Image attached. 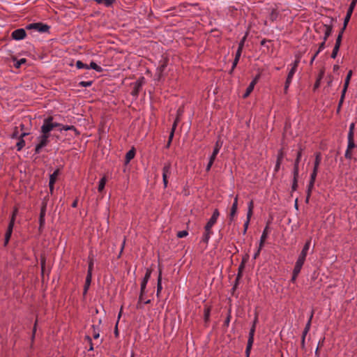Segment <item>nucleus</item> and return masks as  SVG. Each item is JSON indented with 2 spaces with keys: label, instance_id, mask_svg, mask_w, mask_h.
<instances>
[{
  "label": "nucleus",
  "instance_id": "1",
  "mask_svg": "<svg viewBox=\"0 0 357 357\" xmlns=\"http://www.w3.org/2000/svg\"><path fill=\"white\" fill-rule=\"evenodd\" d=\"M61 123L54 122L53 117L49 116L44 119L40 128L41 135L38 137L39 143L36 146L35 153H40L41 149L49 143L50 132L56 127H60Z\"/></svg>",
  "mask_w": 357,
  "mask_h": 357
},
{
  "label": "nucleus",
  "instance_id": "2",
  "mask_svg": "<svg viewBox=\"0 0 357 357\" xmlns=\"http://www.w3.org/2000/svg\"><path fill=\"white\" fill-rule=\"evenodd\" d=\"M299 63H300V58L297 57L296 59V60L294 61V62L290 65L291 69L288 73L287 77L286 79V82L284 84V93H287L288 91V89L291 83V81L294 76V74L297 70Z\"/></svg>",
  "mask_w": 357,
  "mask_h": 357
},
{
  "label": "nucleus",
  "instance_id": "3",
  "mask_svg": "<svg viewBox=\"0 0 357 357\" xmlns=\"http://www.w3.org/2000/svg\"><path fill=\"white\" fill-rule=\"evenodd\" d=\"M162 182L164 188H166L168 185V178L172 175V167L170 162H167L164 164L162 167Z\"/></svg>",
  "mask_w": 357,
  "mask_h": 357
},
{
  "label": "nucleus",
  "instance_id": "4",
  "mask_svg": "<svg viewBox=\"0 0 357 357\" xmlns=\"http://www.w3.org/2000/svg\"><path fill=\"white\" fill-rule=\"evenodd\" d=\"M167 66V59H163L160 61L159 66L157 68L156 73L155 75V79L160 82L163 77V73Z\"/></svg>",
  "mask_w": 357,
  "mask_h": 357
},
{
  "label": "nucleus",
  "instance_id": "5",
  "mask_svg": "<svg viewBox=\"0 0 357 357\" xmlns=\"http://www.w3.org/2000/svg\"><path fill=\"white\" fill-rule=\"evenodd\" d=\"M27 29H34L40 33L48 32L50 26L45 24L41 22L32 23L26 26Z\"/></svg>",
  "mask_w": 357,
  "mask_h": 357
},
{
  "label": "nucleus",
  "instance_id": "6",
  "mask_svg": "<svg viewBox=\"0 0 357 357\" xmlns=\"http://www.w3.org/2000/svg\"><path fill=\"white\" fill-rule=\"evenodd\" d=\"M220 216V212L218 209H215L212 216L207 222L206 226L204 227V230H211L213 226L216 223L218 218Z\"/></svg>",
  "mask_w": 357,
  "mask_h": 357
},
{
  "label": "nucleus",
  "instance_id": "7",
  "mask_svg": "<svg viewBox=\"0 0 357 357\" xmlns=\"http://www.w3.org/2000/svg\"><path fill=\"white\" fill-rule=\"evenodd\" d=\"M357 0H352L351 3H350V6L347 10V15L344 20V27L347 26L348 22L350 20L351 16L352 15V13L354 11V9L356 5Z\"/></svg>",
  "mask_w": 357,
  "mask_h": 357
},
{
  "label": "nucleus",
  "instance_id": "8",
  "mask_svg": "<svg viewBox=\"0 0 357 357\" xmlns=\"http://www.w3.org/2000/svg\"><path fill=\"white\" fill-rule=\"evenodd\" d=\"M26 36V31L24 29H18L13 31L11 33L12 38L16 40L24 39Z\"/></svg>",
  "mask_w": 357,
  "mask_h": 357
},
{
  "label": "nucleus",
  "instance_id": "9",
  "mask_svg": "<svg viewBox=\"0 0 357 357\" xmlns=\"http://www.w3.org/2000/svg\"><path fill=\"white\" fill-rule=\"evenodd\" d=\"M177 113H178V116H177L176 119H175V121L174 122V124L172 126V128L171 132L169 134V140H168V143H167V146H169L170 145V144H171V142H172V138L174 137V133L175 129H176L177 123H178V122L179 121V116H180V115L182 113V110L181 109H178Z\"/></svg>",
  "mask_w": 357,
  "mask_h": 357
},
{
  "label": "nucleus",
  "instance_id": "10",
  "mask_svg": "<svg viewBox=\"0 0 357 357\" xmlns=\"http://www.w3.org/2000/svg\"><path fill=\"white\" fill-rule=\"evenodd\" d=\"M238 208V196H236L233 202V204L231 206L230 213H229V220L230 222H232L234 220V216L236 214Z\"/></svg>",
  "mask_w": 357,
  "mask_h": 357
},
{
  "label": "nucleus",
  "instance_id": "11",
  "mask_svg": "<svg viewBox=\"0 0 357 357\" xmlns=\"http://www.w3.org/2000/svg\"><path fill=\"white\" fill-rule=\"evenodd\" d=\"M302 155V149H300V150L298 151L296 155V158L294 165V171L293 174L296 176L298 175V164L300 162L301 158Z\"/></svg>",
  "mask_w": 357,
  "mask_h": 357
},
{
  "label": "nucleus",
  "instance_id": "12",
  "mask_svg": "<svg viewBox=\"0 0 357 357\" xmlns=\"http://www.w3.org/2000/svg\"><path fill=\"white\" fill-rule=\"evenodd\" d=\"M162 289V269L159 266V274H158V282H157V292H156L157 297L160 296V294Z\"/></svg>",
  "mask_w": 357,
  "mask_h": 357
},
{
  "label": "nucleus",
  "instance_id": "13",
  "mask_svg": "<svg viewBox=\"0 0 357 357\" xmlns=\"http://www.w3.org/2000/svg\"><path fill=\"white\" fill-rule=\"evenodd\" d=\"M144 79V77L142 78V79H139L134 84L133 90L132 91V95L133 96H137L139 90L142 88V80Z\"/></svg>",
  "mask_w": 357,
  "mask_h": 357
},
{
  "label": "nucleus",
  "instance_id": "14",
  "mask_svg": "<svg viewBox=\"0 0 357 357\" xmlns=\"http://www.w3.org/2000/svg\"><path fill=\"white\" fill-rule=\"evenodd\" d=\"M322 28H323V31L324 32V36L323 37V40L324 41H326L328 38L332 33V26L331 25L324 24L322 26Z\"/></svg>",
  "mask_w": 357,
  "mask_h": 357
},
{
  "label": "nucleus",
  "instance_id": "15",
  "mask_svg": "<svg viewBox=\"0 0 357 357\" xmlns=\"http://www.w3.org/2000/svg\"><path fill=\"white\" fill-rule=\"evenodd\" d=\"M13 227H14L13 221H12V222H9L7 231L5 234V245L8 244V243L10 238Z\"/></svg>",
  "mask_w": 357,
  "mask_h": 357
},
{
  "label": "nucleus",
  "instance_id": "16",
  "mask_svg": "<svg viewBox=\"0 0 357 357\" xmlns=\"http://www.w3.org/2000/svg\"><path fill=\"white\" fill-rule=\"evenodd\" d=\"M317 175V172H312L310 175V182H309V184L307 186L308 187V194H310V192H312V190L314 188Z\"/></svg>",
  "mask_w": 357,
  "mask_h": 357
},
{
  "label": "nucleus",
  "instance_id": "17",
  "mask_svg": "<svg viewBox=\"0 0 357 357\" xmlns=\"http://www.w3.org/2000/svg\"><path fill=\"white\" fill-rule=\"evenodd\" d=\"M56 128L60 131H62V130H73L75 132L76 135H79V132L77 131V130L76 129V128L74 126H63L62 124H61L60 127H56Z\"/></svg>",
  "mask_w": 357,
  "mask_h": 357
},
{
  "label": "nucleus",
  "instance_id": "18",
  "mask_svg": "<svg viewBox=\"0 0 357 357\" xmlns=\"http://www.w3.org/2000/svg\"><path fill=\"white\" fill-rule=\"evenodd\" d=\"M268 233H269V231H268V226L267 225L264 231H263V233H262V235L260 238V242H259V244H260V247L261 248H263L264 246V242L268 235Z\"/></svg>",
  "mask_w": 357,
  "mask_h": 357
},
{
  "label": "nucleus",
  "instance_id": "19",
  "mask_svg": "<svg viewBox=\"0 0 357 357\" xmlns=\"http://www.w3.org/2000/svg\"><path fill=\"white\" fill-rule=\"evenodd\" d=\"M282 158H283V153L282 151H280V153H278V157H277V161H276V164H275V169H274V171L275 172L279 171Z\"/></svg>",
  "mask_w": 357,
  "mask_h": 357
},
{
  "label": "nucleus",
  "instance_id": "20",
  "mask_svg": "<svg viewBox=\"0 0 357 357\" xmlns=\"http://www.w3.org/2000/svg\"><path fill=\"white\" fill-rule=\"evenodd\" d=\"M93 265H94L93 256L89 255V266H88L87 275H92Z\"/></svg>",
  "mask_w": 357,
  "mask_h": 357
},
{
  "label": "nucleus",
  "instance_id": "21",
  "mask_svg": "<svg viewBox=\"0 0 357 357\" xmlns=\"http://www.w3.org/2000/svg\"><path fill=\"white\" fill-rule=\"evenodd\" d=\"M135 155V151L134 149H132L130 151H128L126 155V160H125L126 164H128L130 162V161L132 158H134Z\"/></svg>",
  "mask_w": 357,
  "mask_h": 357
},
{
  "label": "nucleus",
  "instance_id": "22",
  "mask_svg": "<svg viewBox=\"0 0 357 357\" xmlns=\"http://www.w3.org/2000/svg\"><path fill=\"white\" fill-rule=\"evenodd\" d=\"M211 234H213V231L211 230H205L202 241L206 244H207L211 238Z\"/></svg>",
  "mask_w": 357,
  "mask_h": 357
},
{
  "label": "nucleus",
  "instance_id": "23",
  "mask_svg": "<svg viewBox=\"0 0 357 357\" xmlns=\"http://www.w3.org/2000/svg\"><path fill=\"white\" fill-rule=\"evenodd\" d=\"M59 174V169H56L50 176V184L54 185L56 178Z\"/></svg>",
  "mask_w": 357,
  "mask_h": 357
},
{
  "label": "nucleus",
  "instance_id": "24",
  "mask_svg": "<svg viewBox=\"0 0 357 357\" xmlns=\"http://www.w3.org/2000/svg\"><path fill=\"white\" fill-rule=\"evenodd\" d=\"M310 243H311V240H310H310H308V241L305 243V244L304 245V246H303V249H302V250H301V254L302 255H305V256H307V252H308V250H309V249H310Z\"/></svg>",
  "mask_w": 357,
  "mask_h": 357
},
{
  "label": "nucleus",
  "instance_id": "25",
  "mask_svg": "<svg viewBox=\"0 0 357 357\" xmlns=\"http://www.w3.org/2000/svg\"><path fill=\"white\" fill-rule=\"evenodd\" d=\"M91 279H92V275H86L84 288V294L86 293V291H88V289L89 288V286L91 282Z\"/></svg>",
  "mask_w": 357,
  "mask_h": 357
},
{
  "label": "nucleus",
  "instance_id": "26",
  "mask_svg": "<svg viewBox=\"0 0 357 357\" xmlns=\"http://www.w3.org/2000/svg\"><path fill=\"white\" fill-rule=\"evenodd\" d=\"M93 1H96L98 4H103L107 7H109L110 6H112L114 1V0H93Z\"/></svg>",
  "mask_w": 357,
  "mask_h": 357
},
{
  "label": "nucleus",
  "instance_id": "27",
  "mask_svg": "<svg viewBox=\"0 0 357 357\" xmlns=\"http://www.w3.org/2000/svg\"><path fill=\"white\" fill-rule=\"evenodd\" d=\"M346 27H344V26H343V28L342 29V30L340 31V32L339 33L337 38H336V41H335V45H337L338 47H340L341 45V42H342V34H343V32L344 31Z\"/></svg>",
  "mask_w": 357,
  "mask_h": 357
},
{
  "label": "nucleus",
  "instance_id": "28",
  "mask_svg": "<svg viewBox=\"0 0 357 357\" xmlns=\"http://www.w3.org/2000/svg\"><path fill=\"white\" fill-rule=\"evenodd\" d=\"M89 68H92L98 73H100L102 71V67H100V66H98L97 63H96L93 61H91L90 63V66H89Z\"/></svg>",
  "mask_w": 357,
  "mask_h": 357
},
{
  "label": "nucleus",
  "instance_id": "29",
  "mask_svg": "<svg viewBox=\"0 0 357 357\" xmlns=\"http://www.w3.org/2000/svg\"><path fill=\"white\" fill-rule=\"evenodd\" d=\"M143 295L144 294H142V292H140V295H139V301H138V303L137 305V308H142L143 306H142V303L143 302ZM151 302L150 300H147L146 301H144V304H148Z\"/></svg>",
  "mask_w": 357,
  "mask_h": 357
},
{
  "label": "nucleus",
  "instance_id": "30",
  "mask_svg": "<svg viewBox=\"0 0 357 357\" xmlns=\"http://www.w3.org/2000/svg\"><path fill=\"white\" fill-rule=\"evenodd\" d=\"M25 146V141L23 139L19 138L18 142L16 144L17 150L21 151Z\"/></svg>",
  "mask_w": 357,
  "mask_h": 357
},
{
  "label": "nucleus",
  "instance_id": "31",
  "mask_svg": "<svg viewBox=\"0 0 357 357\" xmlns=\"http://www.w3.org/2000/svg\"><path fill=\"white\" fill-rule=\"evenodd\" d=\"M92 335L94 339H98L100 337L98 328L96 326H92Z\"/></svg>",
  "mask_w": 357,
  "mask_h": 357
},
{
  "label": "nucleus",
  "instance_id": "32",
  "mask_svg": "<svg viewBox=\"0 0 357 357\" xmlns=\"http://www.w3.org/2000/svg\"><path fill=\"white\" fill-rule=\"evenodd\" d=\"M105 183H106V178L105 177H102L100 181H99V183H98V190L99 192H101L105 186Z\"/></svg>",
  "mask_w": 357,
  "mask_h": 357
},
{
  "label": "nucleus",
  "instance_id": "33",
  "mask_svg": "<svg viewBox=\"0 0 357 357\" xmlns=\"http://www.w3.org/2000/svg\"><path fill=\"white\" fill-rule=\"evenodd\" d=\"M302 266H303V264L296 261L294 268L293 271V273H294V275H298L300 273Z\"/></svg>",
  "mask_w": 357,
  "mask_h": 357
},
{
  "label": "nucleus",
  "instance_id": "34",
  "mask_svg": "<svg viewBox=\"0 0 357 357\" xmlns=\"http://www.w3.org/2000/svg\"><path fill=\"white\" fill-rule=\"evenodd\" d=\"M254 341L248 340L247 347L245 349L246 357H249L250 353Z\"/></svg>",
  "mask_w": 357,
  "mask_h": 357
},
{
  "label": "nucleus",
  "instance_id": "35",
  "mask_svg": "<svg viewBox=\"0 0 357 357\" xmlns=\"http://www.w3.org/2000/svg\"><path fill=\"white\" fill-rule=\"evenodd\" d=\"M254 341L248 340L247 347L245 349L246 357H249L250 353Z\"/></svg>",
  "mask_w": 357,
  "mask_h": 357
},
{
  "label": "nucleus",
  "instance_id": "36",
  "mask_svg": "<svg viewBox=\"0 0 357 357\" xmlns=\"http://www.w3.org/2000/svg\"><path fill=\"white\" fill-rule=\"evenodd\" d=\"M321 162V153L317 152L315 153V160H314V165H315V166H317V165L319 166Z\"/></svg>",
  "mask_w": 357,
  "mask_h": 357
},
{
  "label": "nucleus",
  "instance_id": "37",
  "mask_svg": "<svg viewBox=\"0 0 357 357\" xmlns=\"http://www.w3.org/2000/svg\"><path fill=\"white\" fill-rule=\"evenodd\" d=\"M255 328H256V326L252 325V327L249 332V337H248V340L254 341V335H255Z\"/></svg>",
  "mask_w": 357,
  "mask_h": 357
},
{
  "label": "nucleus",
  "instance_id": "38",
  "mask_svg": "<svg viewBox=\"0 0 357 357\" xmlns=\"http://www.w3.org/2000/svg\"><path fill=\"white\" fill-rule=\"evenodd\" d=\"M75 66H76L77 68H78V69H82V68L89 69V66L85 64V63H84L81 61H77L76 62Z\"/></svg>",
  "mask_w": 357,
  "mask_h": 357
},
{
  "label": "nucleus",
  "instance_id": "39",
  "mask_svg": "<svg viewBox=\"0 0 357 357\" xmlns=\"http://www.w3.org/2000/svg\"><path fill=\"white\" fill-rule=\"evenodd\" d=\"M26 61V59H21L20 60H17L15 61V64H14V66L16 68H20V66L25 63Z\"/></svg>",
  "mask_w": 357,
  "mask_h": 357
},
{
  "label": "nucleus",
  "instance_id": "40",
  "mask_svg": "<svg viewBox=\"0 0 357 357\" xmlns=\"http://www.w3.org/2000/svg\"><path fill=\"white\" fill-rule=\"evenodd\" d=\"M351 75H352V71L351 70H349L347 73V75L346 77V79H345V81H344V85L346 86V87H348L349 86V82H350V79H351Z\"/></svg>",
  "mask_w": 357,
  "mask_h": 357
},
{
  "label": "nucleus",
  "instance_id": "41",
  "mask_svg": "<svg viewBox=\"0 0 357 357\" xmlns=\"http://www.w3.org/2000/svg\"><path fill=\"white\" fill-rule=\"evenodd\" d=\"M298 175H294V179H293V183H292V186H291V189L292 190H296L297 187H298Z\"/></svg>",
  "mask_w": 357,
  "mask_h": 357
},
{
  "label": "nucleus",
  "instance_id": "42",
  "mask_svg": "<svg viewBox=\"0 0 357 357\" xmlns=\"http://www.w3.org/2000/svg\"><path fill=\"white\" fill-rule=\"evenodd\" d=\"M339 50H340V47H338L337 45H335L334 46L333 52H332V54H331V57L333 59H335L336 58Z\"/></svg>",
  "mask_w": 357,
  "mask_h": 357
},
{
  "label": "nucleus",
  "instance_id": "43",
  "mask_svg": "<svg viewBox=\"0 0 357 357\" xmlns=\"http://www.w3.org/2000/svg\"><path fill=\"white\" fill-rule=\"evenodd\" d=\"M147 283H148V281L143 279V280L141 283V290H140V292H142V294H145V289H146Z\"/></svg>",
  "mask_w": 357,
  "mask_h": 357
},
{
  "label": "nucleus",
  "instance_id": "44",
  "mask_svg": "<svg viewBox=\"0 0 357 357\" xmlns=\"http://www.w3.org/2000/svg\"><path fill=\"white\" fill-rule=\"evenodd\" d=\"M260 77V75H257L253 80L250 83L249 86H251L252 89H254L255 84L258 82L259 79Z\"/></svg>",
  "mask_w": 357,
  "mask_h": 357
},
{
  "label": "nucleus",
  "instance_id": "45",
  "mask_svg": "<svg viewBox=\"0 0 357 357\" xmlns=\"http://www.w3.org/2000/svg\"><path fill=\"white\" fill-rule=\"evenodd\" d=\"M356 146H357L355 144L354 140H349L347 149L351 150L352 149H354V148L356 149Z\"/></svg>",
  "mask_w": 357,
  "mask_h": 357
},
{
  "label": "nucleus",
  "instance_id": "46",
  "mask_svg": "<svg viewBox=\"0 0 357 357\" xmlns=\"http://www.w3.org/2000/svg\"><path fill=\"white\" fill-rule=\"evenodd\" d=\"M253 89H252L251 86H248L246 89V91L245 92V93L243 96V98H246L247 97H248L250 96V94L251 93V92L253 91Z\"/></svg>",
  "mask_w": 357,
  "mask_h": 357
},
{
  "label": "nucleus",
  "instance_id": "47",
  "mask_svg": "<svg viewBox=\"0 0 357 357\" xmlns=\"http://www.w3.org/2000/svg\"><path fill=\"white\" fill-rule=\"evenodd\" d=\"M306 257L307 256H305V255H302L301 254H300L298 259L296 260V262L300 263L303 265V264L305 261Z\"/></svg>",
  "mask_w": 357,
  "mask_h": 357
},
{
  "label": "nucleus",
  "instance_id": "48",
  "mask_svg": "<svg viewBox=\"0 0 357 357\" xmlns=\"http://www.w3.org/2000/svg\"><path fill=\"white\" fill-rule=\"evenodd\" d=\"M91 84H92V82L91 81H87V82L82 81V82H80L79 83V86H84V87L91 86Z\"/></svg>",
  "mask_w": 357,
  "mask_h": 357
},
{
  "label": "nucleus",
  "instance_id": "49",
  "mask_svg": "<svg viewBox=\"0 0 357 357\" xmlns=\"http://www.w3.org/2000/svg\"><path fill=\"white\" fill-rule=\"evenodd\" d=\"M210 311H211V310L209 307H206L204 309V319L206 321H207L209 319Z\"/></svg>",
  "mask_w": 357,
  "mask_h": 357
},
{
  "label": "nucleus",
  "instance_id": "50",
  "mask_svg": "<svg viewBox=\"0 0 357 357\" xmlns=\"http://www.w3.org/2000/svg\"><path fill=\"white\" fill-rule=\"evenodd\" d=\"M218 153H219V151H217V149H214L211 155L210 156L209 160H211L212 161H215V160L216 158V156L218 154Z\"/></svg>",
  "mask_w": 357,
  "mask_h": 357
},
{
  "label": "nucleus",
  "instance_id": "51",
  "mask_svg": "<svg viewBox=\"0 0 357 357\" xmlns=\"http://www.w3.org/2000/svg\"><path fill=\"white\" fill-rule=\"evenodd\" d=\"M188 234V233L185 230L180 231L177 233V237L181 238L185 237Z\"/></svg>",
  "mask_w": 357,
  "mask_h": 357
},
{
  "label": "nucleus",
  "instance_id": "52",
  "mask_svg": "<svg viewBox=\"0 0 357 357\" xmlns=\"http://www.w3.org/2000/svg\"><path fill=\"white\" fill-rule=\"evenodd\" d=\"M151 275V269L147 268L146 271V274L144 277V280L149 281L150 279Z\"/></svg>",
  "mask_w": 357,
  "mask_h": 357
},
{
  "label": "nucleus",
  "instance_id": "53",
  "mask_svg": "<svg viewBox=\"0 0 357 357\" xmlns=\"http://www.w3.org/2000/svg\"><path fill=\"white\" fill-rule=\"evenodd\" d=\"M46 204H43L42 207H41V209H40V217H45V213H46Z\"/></svg>",
  "mask_w": 357,
  "mask_h": 357
},
{
  "label": "nucleus",
  "instance_id": "54",
  "mask_svg": "<svg viewBox=\"0 0 357 357\" xmlns=\"http://www.w3.org/2000/svg\"><path fill=\"white\" fill-rule=\"evenodd\" d=\"M312 314H311L307 323L305 325V327L304 328V330H305L307 332H309L310 331V326H311V320H312Z\"/></svg>",
  "mask_w": 357,
  "mask_h": 357
},
{
  "label": "nucleus",
  "instance_id": "55",
  "mask_svg": "<svg viewBox=\"0 0 357 357\" xmlns=\"http://www.w3.org/2000/svg\"><path fill=\"white\" fill-rule=\"evenodd\" d=\"M222 146V142L220 140H218L215 143L214 149H217V151H220V149H221Z\"/></svg>",
  "mask_w": 357,
  "mask_h": 357
},
{
  "label": "nucleus",
  "instance_id": "56",
  "mask_svg": "<svg viewBox=\"0 0 357 357\" xmlns=\"http://www.w3.org/2000/svg\"><path fill=\"white\" fill-rule=\"evenodd\" d=\"M252 214H253V210H251L250 208H248L246 220L250 221Z\"/></svg>",
  "mask_w": 357,
  "mask_h": 357
},
{
  "label": "nucleus",
  "instance_id": "57",
  "mask_svg": "<svg viewBox=\"0 0 357 357\" xmlns=\"http://www.w3.org/2000/svg\"><path fill=\"white\" fill-rule=\"evenodd\" d=\"M344 156L347 159H351L352 158V154H351V150L347 149L346 151H345Z\"/></svg>",
  "mask_w": 357,
  "mask_h": 357
},
{
  "label": "nucleus",
  "instance_id": "58",
  "mask_svg": "<svg viewBox=\"0 0 357 357\" xmlns=\"http://www.w3.org/2000/svg\"><path fill=\"white\" fill-rule=\"evenodd\" d=\"M17 213V208H15L13 211L10 222H12V221H13V224L15 223V216H16Z\"/></svg>",
  "mask_w": 357,
  "mask_h": 357
},
{
  "label": "nucleus",
  "instance_id": "59",
  "mask_svg": "<svg viewBox=\"0 0 357 357\" xmlns=\"http://www.w3.org/2000/svg\"><path fill=\"white\" fill-rule=\"evenodd\" d=\"M325 43L326 41L323 40V42L319 45V47L317 51L319 54L320 52H321L325 48Z\"/></svg>",
  "mask_w": 357,
  "mask_h": 357
},
{
  "label": "nucleus",
  "instance_id": "60",
  "mask_svg": "<svg viewBox=\"0 0 357 357\" xmlns=\"http://www.w3.org/2000/svg\"><path fill=\"white\" fill-rule=\"evenodd\" d=\"M245 38H246V36H244V37L242 38V40L240 41V43H239V44H238V48L243 50V46H244V43H245Z\"/></svg>",
  "mask_w": 357,
  "mask_h": 357
},
{
  "label": "nucleus",
  "instance_id": "61",
  "mask_svg": "<svg viewBox=\"0 0 357 357\" xmlns=\"http://www.w3.org/2000/svg\"><path fill=\"white\" fill-rule=\"evenodd\" d=\"M249 223H250V221H248V220H246L245 222L244 225H243V227H244L243 231V234H246L247 229H248V226H249Z\"/></svg>",
  "mask_w": 357,
  "mask_h": 357
},
{
  "label": "nucleus",
  "instance_id": "62",
  "mask_svg": "<svg viewBox=\"0 0 357 357\" xmlns=\"http://www.w3.org/2000/svg\"><path fill=\"white\" fill-rule=\"evenodd\" d=\"M261 248H261V247H260V245H259V248H258V249H257V252L255 253V255H254V256H253V258H254V259H257V258L259 257V254H260V252H261Z\"/></svg>",
  "mask_w": 357,
  "mask_h": 357
},
{
  "label": "nucleus",
  "instance_id": "63",
  "mask_svg": "<svg viewBox=\"0 0 357 357\" xmlns=\"http://www.w3.org/2000/svg\"><path fill=\"white\" fill-rule=\"evenodd\" d=\"M213 162H214V161H212V160H209V162H208V165L206 166V172H209L210 171V169H211Z\"/></svg>",
  "mask_w": 357,
  "mask_h": 357
},
{
  "label": "nucleus",
  "instance_id": "64",
  "mask_svg": "<svg viewBox=\"0 0 357 357\" xmlns=\"http://www.w3.org/2000/svg\"><path fill=\"white\" fill-rule=\"evenodd\" d=\"M242 50H243L238 48V50H237V51L236 52L235 59H240Z\"/></svg>",
  "mask_w": 357,
  "mask_h": 357
}]
</instances>
